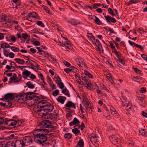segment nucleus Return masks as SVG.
I'll list each match as a JSON object with an SVG mask.
<instances>
[{"instance_id": "obj_1", "label": "nucleus", "mask_w": 147, "mask_h": 147, "mask_svg": "<svg viewBox=\"0 0 147 147\" xmlns=\"http://www.w3.org/2000/svg\"><path fill=\"white\" fill-rule=\"evenodd\" d=\"M54 108L53 106L45 100L39 101L34 108V111L38 113L39 115L44 117L47 114V111H52Z\"/></svg>"}, {"instance_id": "obj_2", "label": "nucleus", "mask_w": 147, "mask_h": 147, "mask_svg": "<svg viewBox=\"0 0 147 147\" xmlns=\"http://www.w3.org/2000/svg\"><path fill=\"white\" fill-rule=\"evenodd\" d=\"M34 141L36 143L42 144V146H46L49 145V143H45L47 140V137L43 134L41 135L35 137Z\"/></svg>"}, {"instance_id": "obj_3", "label": "nucleus", "mask_w": 147, "mask_h": 147, "mask_svg": "<svg viewBox=\"0 0 147 147\" xmlns=\"http://www.w3.org/2000/svg\"><path fill=\"white\" fill-rule=\"evenodd\" d=\"M34 93L33 92H28L26 94H20L19 96L21 98V99L24 101L27 100H32V98L34 96Z\"/></svg>"}, {"instance_id": "obj_4", "label": "nucleus", "mask_w": 147, "mask_h": 147, "mask_svg": "<svg viewBox=\"0 0 147 147\" xmlns=\"http://www.w3.org/2000/svg\"><path fill=\"white\" fill-rule=\"evenodd\" d=\"M31 140L30 137L26 136L23 138L22 140H18L16 141V144L20 145L21 147H24L25 143H29L31 142Z\"/></svg>"}, {"instance_id": "obj_5", "label": "nucleus", "mask_w": 147, "mask_h": 147, "mask_svg": "<svg viewBox=\"0 0 147 147\" xmlns=\"http://www.w3.org/2000/svg\"><path fill=\"white\" fill-rule=\"evenodd\" d=\"M51 123L50 121L48 120L45 121L41 122L39 124V126L41 128H51Z\"/></svg>"}, {"instance_id": "obj_6", "label": "nucleus", "mask_w": 147, "mask_h": 147, "mask_svg": "<svg viewBox=\"0 0 147 147\" xmlns=\"http://www.w3.org/2000/svg\"><path fill=\"white\" fill-rule=\"evenodd\" d=\"M59 45L62 47L64 46L67 48L68 49H71V45L70 42L67 39V38H64L62 40V43L61 44Z\"/></svg>"}, {"instance_id": "obj_7", "label": "nucleus", "mask_w": 147, "mask_h": 147, "mask_svg": "<svg viewBox=\"0 0 147 147\" xmlns=\"http://www.w3.org/2000/svg\"><path fill=\"white\" fill-rule=\"evenodd\" d=\"M92 43L95 45V48L97 51H100L101 49L102 48V45L98 40L96 39V42L92 41Z\"/></svg>"}, {"instance_id": "obj_8", "label": "nucleus", "mask_w": 147, "mask_h": 147, "mask_svg": "<svg viewBox=\"0 0 147 147\" xmlns=\"http://www.w3.org/2000/svg\"><path fill=\"white\" fill-rule=\"evenodd\" d=\"M104 17L108 23L111 22L115 23L116 22V20L115 18L112 17L110 16H105Z\"/></svg>"}, {"instance_id": "obj_9", "label": "nucleus", "mask_w": 147, "mask_h": 147, "mask_svg": "<svg viewBox=\"0 0 147 147\" xmlns=\"http://www.w3.org/2000/svg\"><path fill=\"white\" fill-rule=\"evenodd\" d=\"M13 99L14 97L13 94L11 93H8L4 95L3 100H13Z\"/></svg>"}, {"instance_id": "obj_10", "label": "nucleus", "mask_w": 147, "mask_h": 147, "mask_svg": "<svg viewBox=\"0 0 147 147\" xmlns=\"http://www.w3.org/2000/svg\"><path fill=\"white\" fill-rule=\"evenodd\" d=\"M42 131L43 130H42V128L36 129L33 132V135L35 137H36L43 134Z\"/></svg>"}, {"instance_id": "obj_11", "label": "nucleus", "mask_w": 147, "mask_h": 147, "mask_svg": "<svg viewBox=\"0 0 147 147\" xmlns=\"http://www.w3.org/2000/svg\"><path fill=\"white\" fill-rule=\"evenodd\" d=\"M111 112V114L114 116L115 117L118 118L119 117V114L115 109L113 107H112L110 109Z\"/></svg>"}, {"instance_id": "obj_12", "label": "nucleus", "mask_w": 147, "mask_h": 147, "mask_svg": "<svg viewBox=\"0 0 147 147\" xmlns=\"http://www.w3.org/2000/svg\"><path fill=\"white\" fill-rule=\"evenodd\" d=\"M82 103L83 105L86 107L90 105V102L87 99V98L85 96H83Z\"/></svg>"}, {"instance_id": "obj_13", "label": "nucleus", "mask_w": 147, "mask_h": 147, "mask_svg": "<svg viewBox=\"0 0 147 147\" xmlns=\"http://www.w3.org/2000/svg\"><path fill=\"white\" fill-rule=\"evenodd\" d=\"M31 74V72L26 69H24V70L22 72V75L23 76V78L24 79H26L27 78L26 77H25L24 76H25L26 77H29L30 76Z\"/></svg>"}, {"instance_id": "obj_14", "label": "nucleus", "mask_w": 147, "mask_h": 147, "mask_svg": "<svg viewBox=\"0 0 147 147\" xmlns=\"http://www.w3.org/2000/svg\"><path fill=\"white\" fill-rule=\"evenodd\" d=\"M4 101H5V102L4 103H1V104L4 107H9L11 105L12 103L10 100Z\"/></svg>"}, {"instance_id": "obj_15", "label": "nucleus", "mask_w": 147, "mask_h": 147, "mask_svg": "<svg viewBox=\"0 0 147 147\" xmlns=\"http://www.w3.org/2000/svg\"><path fill=\"white\" fill-rule=\"evenodd\" d=\"M66 97L65 96H59L56 99L57 101L62 104H63L66 99Z\"/></svg>"}, {"instance_id": "obj_16", "label": "nucleus", "mask_w": 147, "mask_h": 147, "mask_svg": "<svg viewBox=\"0 0 147 147\" xmlns=\"http://www.w3.org/2000/svg\"><path fill=\"white\" fill-rule=\"evenodd\" d=\"M6 123L8 125L11 126H16V121L15 120H10L7 121Z\"/></svg>"}, {"instance_id": "obj_17", "label": "nucleus", "mask_w": 147, "mask_h": 147, "mask_svg": "<svg viewBox=\"0 0 147 147\" xmlns=\"http://www.w3.org/2000/svg\"><path fill=\"white\" fill-rule=\"evenodd\" d=\"M65 106L66 107H71L74 109H75L76 108L74 104L71 101L67 102L65 104Z\"/></svg>"}, {"instance_id": "obj_18", "label": "nucleus", "mask_w": 147, "mask_h": 147, "mask_svg": "<svg viewBox=\"0 0 147 147\" xmlns=\"http://www.w3.org/2000/svg\"><path fill=\"white\" fill-rule=\"evenodd\" d=\"M137 100L140 105L143 106L145 102L144 98L141 97H139L137 98Z\"/></svg>"}, {"instance_id": "obj_19", "label": "nucleus", "mask_w": 147, "mask_h": 147, "mask_svg": "<svg viewBox=\"0 0 147 147\" xmlns=\"http://www.w3.org/2000/svg\"><path fill=\"white\" fill-rule=\"evenodd\" d=\"M89 137L91 142L96 143V137L94 134H91L90 135H89Z\"/></svg>"}, {"instance_id": "obj_20", "label": "nucleus", "mask_w": 147, "mask_h": 147, "mask_svg": "<svg viewBox=\"0 0 147 147\" xmlns=\"http://www.w3.org/2000/svg\"><path fill=\"white\" fill-rule=\"evenodd\" d=\"M10 82H11L12 81H13L14 82H19L20 80V77H16L15 76H13L11 77L10 78Z\"/></svg>"}, {"instance_id": "obj_21", "label": "nucleus", "mask_w": 147, "mask_h": 147, "mask_svg": "<svg viewBox=\"0 0 147 147\" xmlns=\"http://www.w3.org/2000/svg\"><path fill=\"white\" fill-rule=\"evenodd\" d=\"M80 123L79 120L76 117H75L73 120L71 122L69 123V125L70 126L74 125L79 123Z\"/></svg>"}, {"instance_id": "obj_22", "label": "nucleus", "mask_w": 147, "mask_h": 147, "mask_svg": "<svg viewBox=\"0 0 147 147\" xmlns=\"http://www.w3.org/2000/svg\"><path fill=\"white\" fill-rule=\"evenodd\" d=\"M38 15V14L36 12H33L28 13L27 15V16L33 18H36L37 17Z\"/></svg>"}, {"instance_id": "obj_23", "label": "nucleus", "mask_w": 147, "mask_h": 147, "mask_svg": "<svg viewBox=\"0 0 147 147\" xmlns=\"http://www.w3.org/2000/svg\"><path fill=\"white\" fill-rule=\"evenodd\" d=\"M18 145H19L18 144H16V141L14 143L12 141L10 142L7 143V145L8 147H16Z\"/></svg>"}, {"instance_id": "obj_24", "label": "nucleus", "mask_w": 147, "mask_h": 147, "mask_svg": "<svg viewBox=\"0 0 147 147\" xmlns=\"http://www.w3.org/2000/svg\"><path fill=\"white\" fill-rule=\"evenodd\" d=\"M126 109L127 111H133L134 110L133 107L132 106L131 104L130 103H129L127 104L126 107Z\"/></svg>"}, {"instance_id": "obj_25", "label": "nucleus", "mask_w": 147, "mask_h": 147, "mask_svg": "<svg viewBox=\"0 0 147 147\" xmlns=\"http://www.w3.org/2000/svg\"><path fill=\"white\" fill-rule=\"evenodd\" d=\"M14 60L17 63L20 65H23L25 62V61L23 59L20 58L15 59Z\"/></svg>"}, {"instance_id": "obj_26", "label": "nucleus", "mask_w": 147, "mask_h": 147, "mask_svg": "<svg viewBox=\"0 0 147 147\" xmlns=\"http://www.w3.org/2000/svg\"><path fill=\"white\" fill-rule=\"evenodd\" d=\"M68 22L71 23L72 25L74 26H76L80 23L77 20H75L73 19L70 20Z\"/></svg>"}, {"instance_id": "obj_27", "label": "nucleus", "mask_w": 147, "mask_h": 147, "mask_svg": "<svg viewBox=\"0 0 147 147\" xmlns=\"http://www.w3.org/2000/svg\"><path fill=\"white\" fill-rule=\"evenodd\" d=\"M0 45L1 48L3 49L9 48L10 47L9 45L5 42L1 43Z\"/></svg>"}, {"instance_id": "obj_28", "label": "nucleus", "mask_w": 147, "mask_h": 147, "mask_svg": "<svg viewBox=\"0 0 147 147\" xmlns=\"http://www.w3.org/2000/svg\"><path fill=\"white\" fill-rule=\"evenodd\" d=\"M62 93L64 94L68 97H70L69 91L66 88L62 90Z\"/></svg>"}, {"instance_id": "obj_29", "label": "nucleus", "mask_w": 147, "mask_h": 147, "mask_svg": "<svg viewBox=\"0 0 147 147\" xmlns=\"http://www.w3.org/2000/svg\"><path fill=\"white\" fill-rule=\"evenodd\" d=\"M43 9L47 13L52 15L53 14V13H52L49 9L47 7L43 5L42 7Z\"/></svg>"}, {"instance_id": "obj_30", "label": "nucleus", "mask_w": 147, "mask_h": 147, "mask_svg": "<svg viewBox=\"0 0 147 147\" xmlns=\"http://www.w3.org/2000/svg\"><path fill=\"white\" fill-rule=\"evenodd\" d=\"M94 17L95 18V19L94 20V21L95 22L96 24L98 25H101L102 24V22L95 15L94 16Z\"/></svg>"}, {"instance_id": "obj_31", "label": "nucleus", "mask_w": 147, "mask_h": 147, "mask_svg": "<svg viewBox=\"0 0 147 147\" xmlns=\"http://www.w3.org/2000/svg\"><path fill=\"white\" fill-rule=\"evenodd\" d=\"M54 80L56 82V84H58L61 81L60 78L58 76H55L53 78Z\"/></svg>"}, {"instance_id": "obj_32", "label": "nucleus", "mask_w": 147, "mask_h": 147, "mask_svg": "<svg viewBox=\"0 0 147 147\" xmlns=\"http://www.w3.org/2000/svg\"><path fill=\"white\" fill-rule=\"evenodd\" d=\"M31 32L33 33H36L40 34H43L44 33L42 32H40L38 30V29H34L31 31Z\"/></svg>"}, {"instance_id": "obj_33", "label": "nucleus", "mask_w": 147, "mask_h": 147, "mask_svg": "<svg viewBox=\"0 0 147 147\" xmlns=\"http://www.w3.org/2000/svg\"><path fill=\"white\" fill-rule=\"evenodd\" d=\"M113 53L116 55L118 59L121 58V54L120 52H118L115 49L113 51Z\"/></svg>"}, {"instance_id": "obj_34", "label": "nucleus", "mask_w": 147, "mask_h": 147, "mask_svg": "<svg viewBox=\"0 0 147 147\" xmlns=\"http://www.w3.org/2000/svg\"><path fill=\"white\" fill-rule=\"evenodd\" d=\"M109 139L111 142H117V137L113 135L109 137Z\"/></svg>"}, {"instance_id": "obj_35", "label": "nucleus", "mask_w": 147, "mask_h": 147, "mask_svg": "<svg viewBox=\"0 0 147 147\" xmlns=\"http://www.w3.org/2000/svg\"><path fill=\"white\" fill-rule=\"evenodd\" d=\"M9 48L14 52H18L20 51V49L14 46H10Z\"/></svg>"}, {"instance_id": "obj_36", "label": "nucleus", "mask_w": 147, "mask_h": 147, "mask_svg": "<svg viewBox=\"0 0 147 147\" xmlns=\"http://www.w3.org/2000/svg\"><path fill=\"white\" fill-rule=\"evenodd\" d=\"M140 134L142 136H146V131L145 129H141L139 130Z\"/></svg>"}, {"instance_id": "obj_37", "label": "nucleus", "mask_w": 147, "mask_h": 147, "mask_svg": "<svg viewBox=\"0 0 147 147\" xmlns=\"http://www.w3.org/2000/svg\"><path fill=\"white\" fill-rule=\"evenodd\" d=\"M84 143L82 139L80 140L78 142L77 144L78 147H83Z\"/></svg>"}, {"instance_id": "obj_38", "label": "nucleus", "mask_w": 147, "mask_h": 147, "mask_svg": "<svg viewBox=\"0 0 147 147\" xmlns=\"http://www.w3.org/2000/svg\"><path fill=\"white\" fill-rule=\"evenodd\" d=\"M87 36L90 38V39L92 41L95 40V38L91 33H88L87 34Z\"/></svg>"}, {"instance_id": "obj_39", "label": "nucleus", "mask_w": 147, "mask_h": 147, "mask_svg": "<svg viewBox=\"0 0 147 147\" xmlns=\"http://www.w3.org/2000/svg\"><path fill=\"white\" fill-rule=\"evenodd\" d=\"M26 85L28 86V88L31 89L34 88L35 87L34 85L32 84L30 81L26 83Z\"/></svg>"}, {"instance_id": "obj_40", "label": "nucleus", "mask_w": 147, "mask_h": 147, "mask_svg": "<svg viewBox=\"0 0 147 147\" xmlns=\"http://www.w3.org/2000/svg\"><path fill=\"white\" fill-rule=\"evenodd\" d=\"M139 2V0H131L128 2L127 5H129L132 3H137Z\"/></svg>"}, {"instance_id": "obj_41", "label": "nucleus", "mask_w": 147, "mask_h": 147, "mask_svg": "<svg viewBox=\"0 0 147 147\" xmlns=\"http://www.w3.org/2000/svg\"><path fill=\"white\" fill-rule=\"evenodd\" d=\"M71 71L74 73H78L79 72L78 69L74 67L73 66L71 67Z\"/></svg>"}, {"instance_id": "obj_42", "label": "nucleus", "mask_w": 147, "mask_h": 147, "mask_svg": "<svg viewBox=\"0 0 147 147\" xmlns=\"http://www.w3.org/2000/svg\"><path fill=\"white\" fill-rule=\"evenodd\" d=\"M99 88L100 89L106 90L107 92H109V90L104 86L102 84H100L99 85Z\"/></svg>"}, {"instance_id": "obj_43", "label": "nucleus", "mask_w": 147, "mask_h": 147, "mask_svg": "<svg viewBox=\"0 0 147 147\" xmlns=\"http://www.w3.org/2000/svg\"><path fill=\"white\" fill-rule=\"evenodd\" d=\"M41 54L45 57H48L50 55L47 52L44 51H42Z\"/></svg>"}, {"instance_id": "obj_44", "label": "nucleus", "mask_w": 147, "mask_h": 147, "mask_svg": "<svg viewBox=\"0 0 147 147\" xmlns=\"http://www.w3.org/2000/svg\"><path fill=\"white\" fill-rule=\"evenodd\" d=\"M117 64L120 63L123 65H124L125 64V61L123 59H122L121 58L117 60Z\"/></svg>"}, {"instance_id": "obj_45", "label": "nucleus", "mask_w": 147, "mask_h": 147, "mask_svg": "<svg viewBox=\"0 0 147 147\" xmlns=\"http://www.w3.org/2000/svg\"><path fill=\"white\" fill-rule=\"evenodd\" d=\"M37 73L38 76V77L41 80H44L45 78L43 77L42 74L41 72L38 71Z\"/></svg>"}, {"instance_id": "obj_46", "label": "nucleus", "mask_w": 147, "mask_h": 147, "mask_svg": "<svg viewBox=\"0 0 147 147\" xmlns=\"http://www.w3.org/2000/svg\"><path fill=\"white\" fill-rule=\"evenodd\" d=\"M47 82L49 83L50 86L53 84V82L50 77H48L47 79Z\"/></svg>"}, {"instance_id": "obj_47", "label": "nucleus", "mask_w": 147, "mask_h": 147, "mask_svg": "<svg viewBox=\"0 0 147 147\" xmlns=\"http://www.w3.org/2000/svg\"><path fill=\"white\" fill-rule=\"evenodd\" d=\"M84 74L86 76L89 78H93L92 75L87 71H85Z\"/></svg>"}, {"instance_id": "obj_48", "label": "nucleus", "mask_w": 147, "mask_h": 147, "mask_svg": "<svg viewBox=\"0 0 147 147\" xmlns=\"http://www.w3.org/2000/svg\"><path fill=\"white\" fill-rule=\"evenodd\" d=\"M86 111L88 112L89 113H91L92 112L91 107L89 105L87 107H86Z\"/></svg>"}, {"instance_id": "obj_49", "label": "nucleus", "mask_w": 147, "mask_h": 147, "mask_svg": "<svg viewBox=\"0 0 147 147\" xmlns=\"http://www.w3.org/2000/svg\"><path fill=\"white\" fill-rule=\"evenodd\" d=\"M64 136L65 138L67 140H69L71 137L72 136L70 134L68 133L65 134Z\"/></svg>"}, {"instance_id": "obj_50", "label": "nucleus", "mask_w": 147, "mask_h": 147, "mask_svg": "<svg viewBox=\"0 0 147 147\" xmlns=\"http://www.w3.org/2000/svg\"><path fill=\"white\" fill-rule=\"evenodd\" d=\"M37 24L38 25L44 28L45 27V25L41 21H39L37 22Z\"/></svg>"}, {"instance_id": "obj_51", "label": "nucleus", "mask_w": 147, "mask_h": 147, "mask_svg": "<svg viewBox=\"0 0 147 147\" xmlns=\"http://www.w3.org/2000/svg\"><path fill=\"white\" fill-rule=\"evenodd\" d=\"M72 131L73 133L75 134H79L80 132L79 130L76 128H75L72 129Z\"/></svg>"}, {"instance_id": "obj_52", "label": "nucleus", "mask_w": 147, "mask_h": 147, "mask_svg": "<svg viewBox=\"0 0 147 147\" xmlns=\"http://www.w3.org/2000/svg\"><path fill=\"white\" fill-rule=\"evenodd\" d=\"M81 58H79L77 59L76 60V61L77 63V64L80 67L81 66V61H82L81 59Z\"/></svg>"}, {"instance_id": "obj_53", "label": "nucleus", "mask_w": 147, "mask_h": 147, "mask_svg": "<svg viewBox=\"0 0 147 147\" xmlns=\"http://www.w3.org/2000/svg\"><path fill=\"white\" fill-rule=\"evenodd\" d=\"M42 130H43L42 131V133H43V134L45 136L49 132V130L47 129L42 128Z\"/></svg>"}, {"instance_id": "obj_54", "label": "nucleus", "mask_w": 147, "mask_h": 147, "mask_svg": "<svg viewBox=\"0 0 147 147\" xmlns=\"http://www.w3.org/2000/svg\"><path fill=\"white\" fill-rule=\"evenodd\" d=\"M108 11L109 13L112 16H115L114 12L113 11L112 9L111 8H109L108 9Z\"/></svg>"}, {"instance_id": "obj_55", "label": "nucleus", "mask_w": 147, "mask_h": 147, "mask_svg": "<svg viewBox=\"0 0 147 147\" xmlns=\"http://www.w3.org/2000/svg\"><path fill=\"white\" fill-rule=\"evenodd\" d=\"M22 38H24V39H27L28 37L29 38H30V36L29 35L26 34L25 33H23L22 34Z\"/></svg>"}, {"instance_id": "obj_56", "label": "nucleus", "mask_w": 147, "mask_h": 147, "mask_svg": "<svg viewBox=\"0 0 147 147\" xmlns=\"http://www.w3.org/2000/svg\"><path fill=\"white\" fill-rule=\"evenodd\" d=\"M38 100V98L37 96L34 95V98H33L31 102H34V103H36Z\"/></svg>"}, {"instance_id": "obj_57", "label": "nucleus", "mask_w": 147, "mask_h": 147, "mask_svg": "<svg viewBox=\"0 0 147 147\" xmlns=\"http://www.w3.org/2000/svg\"><path fill=\"white\" fill-rule=\"evenodd\" d=\"M57 84L59 85V87L60 89H62L64 87V84L63 83L61 82V81L59 83H58Z\"/></svg>"}, {"instance_id": "obj_58", "label": "nucleus", "mask_w": 147, "mask_h": 147, "mask_svg": "<svg viewBox=\"0 0 147 147\" xmlns=\"http://www.w3.org/2000/svg\"><path fill=\"white\" fill-rule=\"evenodd\" d=\"M23 122L21 120H18L16 121V127L19 126L21 125H22Z\"/></svg>"}, {"instance_id": "obj_59", "label": "nucleus", "mask_w": 147, "mask_h": 147, "mask_svg": "<svg viewBox=\"0 0 147 147\" xmlns=\"http://www.w3.org/2000/svg\"><path fill=\"white\" fill-rule=\"evenodd\" d=\"M59 93V91L58 90H55L54 91L53 93V95L55 96L58 95Z\"/></svg>"}, {"instance_id": "obj_60", "label": "nucleus", "mask_w": 147, "mask_h": 147, "mask_svg": "<svg viewBox=\"0 0 147 147\" xmlns=\"http://www.w3.org/2000/svg\"><path fill=\"white\" fill-rule=\"evenodd\" d=\"M11 40L13 42H14L16 41V37L14 36L13 35H12L11 36L10 38Z\"/></svg>"}, {"instance_id": "obj_61", "label": "nucleus", "mask_w": 147, "mask_h": 147, "mask_svg": "<svg viewBox=\"0 0 147 147\" xmlns=\"http://www.w3.org/2000/svg\"><path fill=\"white\" fill-rule=\"evenodd\" d=\"M109 43L110 44V46L111 48L114 50H115V47L114 46L113 44L112 43L111 41H110L109 42Z\"/></svg>"}, {"instance_id": "obj_62", "label": "nucleus", "mask_w": 147, "mask_h": 147, "mask_svg": "<svg viewBox=\"0 0 147 147\" xmlns=\"http://www.w3.org/2000/svg\"><path fill=\"white\" fill-rule=\"evenodd\" d=\"M49 57V59L51 61H53V62H55L56 61V60L54 59V58L52 56L50 55Z\"/></svg>"}, {"instance_id": "obj_63", "label": "nucleus", "mask_w": 147, "mask_h": 147, "mask_svg": "<svg viewBox=\"0 0 147 147\" xmlns=\"http://www.w3.org/2000/svg\"><path fill=\"white\" fill-rule=\"evenodd\" d=\"M141 57L144 60L147 62V57L144 54H142Z\"/></svg>"}, {"instance_id": "obj_64", "label": "nucleus", "mask_w": 147, "mask_h": 147, "mask_svg": "<svg viewBox=\"0 0 147 147\" xmlns=\"http://www.w3.org/2000/svg\"><path fill=\"white\" fill-rule=\"evenodd\" d=\"M81 66H80V67L81 68V69H83V68L84 67H87L86 66V63H84L82 61H81Z\"/></svg>"}]
</instances>
